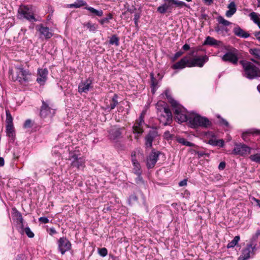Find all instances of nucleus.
<instances>
[{"label": "nucleus", "instance_id": "f257e3e1", "mask_svg": "<svg viewBox=\"0 0 260 260\" xmlns=\"http://www.w3.org/2000/svg\"><path fill=\"white\" fill-rule=\"evenodd\" d=\"M158 119L164 125H167L172 121V113L166 103L159 102L156 105Z\"/></svg>", "mask_w": 260, "mask_h": 260}, {"label": "nucleus", "instance_id": "f03ea898", "mask_svg": "<svg viewBox=\"0 0 260 260\" xmlns=\"http://www.w3.org/2000/svg\"><path fill=\"white\" fill-rule=\"evenodd\" d=\"M16 76H12L14 81H18L22 85H26L30 80L31 76V73L27 70H25L23 66L16 67Z\"/></svg>", "mask_w": 260, "mask_h": 260}, {"label": "nucleus", "instance_id": "7ed1b4c3", "mask_svg": "<svg viewBox=\"0 0 260 260\" xmlns=\"http://www.w3.org/2000/svg\"><path fill=\"white\" fill-rule=\"evenodd\" d=\"M188 123L192 128L208 127L211 125V122L207 118L202 117L198 114L189 115Z\"/></svg>", "mask_w": 260, "mask_h": 260}, {"label": "nucleus", "instance_id": "20e7f679", "mask_svg": "<svg viewBox=\"0 0 260 260\" xmlns=\"http://www.w3.org/2000/svg\"><path fill=\"white\" fill-rule=\"evenodd\" d=\"M123 128L118 127L115 125L111 126L108 131V138L112 141L116 143L115 146L120 149H124V146L117 142V140L122 137Z\"/></svg>", "mask_w": 260, "mask_h": 260}, {"label": "nucleus", "instance_id": "39448f33", "mask_svg": "<svg viewBox=\"0 0 260 260\" xmlns=\"http://www.w3.org/2000/svg\"><path fill=\"white\" fill-rule=\"evenodd\" d=\"M244 76L249 79L260 77V69L250 62L243 64Z\"/></svg>", "mask_w": 260, "mask_h": 260}, {"label": "nucleus", "instance_id": "423d86ee", "mask_svg": "<svg viewBox=\"0 0 260 260\" xmlns=\"http://www.w3.org/2000/svg\"><path fill=\"white\" fill-rule=\"evenodd\" d=\"M173 110L176 121L179 123L188 121L189 116L186 115L185 109L179 104H178L177 106H173Z\"/></svg>", "mask_w": 260, "mask_h": 260}, {"label": "nucleus", "instance_id": "0eeeda50", "mask_svg": "<svg viewBox=\"0 0 260 260\" xmlns=\"http://www.w3.org/2000/svg\"><path fill=\"white\" fill-rule=\"evenodd\" d=\"M69 159L72 160L71 166L73 168H76L79 170L83 169L85 165V159L78 155L75 152H71L69 153Z\"/></svg>", "mask_w": 260, "mask_h": 260}, {"label": "nucleus", "instance_id": "6e6552de", "mask_svg": "<svg viewBox=\"0 0 260 260\" xmlns=\"http://www.w3.org/2000/svg\"><path fill=\"white\" fill-rule=\"evenodd\" d=\"M18 12L21 17H22L29 21L36 22L35 18L32 10L28 6H21L18 10Z\"/></svg>", "mask_w": 260, "mask_h": 260}, {"label": "nucleus", "instance_id": "1a4fd4ad", "mask_svg": "<svg viewBox=\"0 0 260 260\" xmlns=\"http://www.w3.org/2000/svg\"><path fill=\"white\" fill-rule=\"evenodd\" d=\"M238 51L234 48H231L225 54H224L221 58L224 61H228L234 64H237L238 61Z\"/></svg>", "mask_w": 260, "mask_h": 260}, {"label": "nucleus", "instance_id": "9d476101", "mask_svg": "<svg viewBox=\"0 0 260 260\" xmlns=\"http://www.w3.org/2000/svg\"><path fill=\"white\" fill-rule=\"evenodd\" d=\"M40 115L42 118L52 117L55 114V109L49 106V103L42 101Z\"/></svg>", "mask_w": 260, "mask_h": 260}, {"label": "nucleus", "instance_id": "9b49d317", "mask_svg": "<svg viewBox=\"0 0 260 260\" xmlns=\"http://www.w3.org/2000/svg\"><path fill=\"white\" fill-rule=\"evenodd\" d=\"M255 249V245L253 244H248L242 251L241 255L238 260H248L251 255L254 254V250Z\"/></svg>", "mask_w": 260, "mask_h": 260}, {"label": "nucleus", "instance_id": "f8f14e48", "mask_svg": "<svg viewBox=\"0 0 260 260\" xmlns=\"http://www.w3.org/2000/svg\"><path fill=\"white\" fill-rule=\"evenodd\" d=\"M251 148L244 144H236L233 150V154L244 156L250 153Z\"/></svg>", "mask_w": 260, "mask_h": 260}, {"label": "nucleus", "instance_id": "ddd939ff", "mask_svg": "<svg viewBox=\"0 0 260 260\" xmlns=\"http://www.w3.org/2000/svg\"><path fill=\"white\" fill-rule=\"evenodd\" d=\"M160 154V152L158 151H155V149L152 150L147 158V167L148 169H152L155 166Z\"/></svg>", "mask_w": 260, "mask_h": 260}, {"label": "nucleus", "instance_id": "4468645a", "mask_svg": "<svg viewBox=\"0 0 260 260\" xmlns=\"http://www.w3.org/2000/svg\"><path fill=\"white\" fill-rule=\"evenodd\" d=\"M144 115L145 113L142 112L140 116L139 119L136 120L135 123L134 124L133 128V132L135 134L141 135L143 132V125L145 124L144 122Z\"/></svg>", "mask_w": 260, "mask_h": 260}, {"label": "nucleus", "instance_id": "2eb2a0df", "mask_svg": "<svg viewBox=\"0 0 260 260\" xmlns=\"http://www.w3.org/2000/svg\"><path fill=\"white\" fill-rule=\"evenodd\" d=\"M93 88L92 79L88 78L85 81H82L78 85V91L80 93H87Z\"/></svg>", "mask_w": 260, "mask_h": 260}, {"label": "nucleus", "instance_id": "dca6fc26", "mask_svg": "<svg viewBox=\"0 0 260 260\" xmlns=\"http://www.w3.org/2000/svg\"><path fill=\"white\" fill-rule=\"evenodd\" d=\"M58 246L61 254H64L66 251L71 249V243L66 238L62 237L58 241Z\"/></svg>", "mask_w": 260, "mask_h": 260}, {"label": "nucleus", "instance_id": "f3484780", "mask_svg": "<svg viewBox=\"0 0 260 260\" xmlns=\"http://www.w3.org/2000/svg\"><path fill=\"white\" fill-rule=\"evenodd\" d=\"M164 3L157 8V11L161 14H165L167 12L171 13L175 0H164Z\"/></svg>", "mask_w": 260, "mask_h": 260}, {"label": "nucleus", "instance_id": "a211bd4d", "mask_svg": "<svg viewBox=\"0 0 260 260\" xmlns=\"http://www.w3.org/2000/svg\"><path fill=\"white\" fill-rule=\"evenodd\" d=\"M208 60V57L205 55L203 56H200L194 58L192 59H189V64L188 67H202L205 63Z\"/></svg>", "mask_w": 260, "mask_h": 260}, {"label": "nucleus", "instance_id": "6ab92c4d", "mask_svg": "<svg viewBox=\"0 0 260 260\" xmlns=\"http://www.w3.org/2000/svg\"><path fill=\"white\" fill-rule=\"evenodd\" d=\"M158 136L157 132L156 130H151L145 137V144L146 148H151L154 140Z\"/></svg>", "mask_w": 260, "mask_h": 260}, {"label": "nucleus", "instance_id": "aec40b11", "mask_svg": "<svg viewBox=\"0 0 260 260\" xmlns=\"http://www.w3.org/2000/svg\"><path fill=\"white\" fill-rule=\"evenodd\" d=\"M48 73V70L46 68L39 69L38 70V77L37 81L41 85H43L47 80Z\"/></svg>", "mask_w": 260, "mask_h": 260}, {"label": "nucleus", "instance_id": "412c9836", "mask_svg": "<svg viewBox=\"0 0 260 260\" xmlns=\"http://www.w3.org/2000/svg\"><path fill=\"white\" fill-rule=\"evenodd\" d=\"M189 64V59L187 56H184L180 60L174 63L172 66L173 69H182L186 67H188Z\"/></svg>", "mask_w": 260, "mask_h": 260}, {"label": "nucleus", "instance_id": "4be33fe9", "mask_svg": "<svg viewBox=\"0 0 260 260\" xmlns=\"http://www.w3.org/2000/svg\"><path fill=\"white\" fill-rule=\"evenodd\" d=\"M203 45L218 47L222 46L223 43L220 41L217 40L210 36H208L206 37Z\"/></svg>", "mask_w": 260, "mask_h": 260}, {"label": "nucleus", "instance_id": "5701e85b", "mask_svg": "<svg viewBox=\"0 0 260 260\" xmlns=\"http://www.w3.org/2000/svg\"><path fill=\"white\" fill-rule=\"evenodd\" d=\"M12 216L14 220H16L17 224H20L21 229H23V218L22 214L15 208L12 209Z\"/></svg>", "mask_w": 260, "mask_h": 260}, {"label": "nucleus", "instance_id": "b1692460", "mask_svg": "<svg viewBox=\"0 0 260 260\" xmlns=\"http://www.w3.org/2000/svg\"><path fill=\"white\" fill-rule=\"evenodd\" d=\"M38 30L41 35L43 36L46 39H50L53 35L50 29L47 27L44 26L42 24L39 25Z\"/></svg>", "mask_w": 260, "mask_h": 260}, {"label": "nucleus", "instance_id": "393cba45", "mask_svg": "<svg viewBox=\"0 0 260 260\" xmlns=\"http://www.w3.org/2000/svg\"><path fill=\"white\" fill-rule=\"evenodd\" d=\"M85 9L89 11V13L87 15L90 16L101 17L103 15V11L101 9L97 10L90 6H86Z\"/></svg>", "mask_w": 260, "mask_h": 260}, {"label": "nucleus", "instance_id": "a878e982", "mask_svg": "<svg viewBox=\"0 0 260 260\" xmlns=\"http://www.w3.org/2000/svg\"><path fill=\"white\" fill-rule=\"evenodd\" d=\"M135 153L132 154V161L134 166V171L136 174H141L142 171L139 162L135 158Z\"/></svg>", "mask_w": 260, "mask_h": 260}, {"label": "nucleus", "instance_id": "bb28decb", "mask_svg": "<svg viewBox=\"0 0 260 260\" xmlns=\"http://www.w3.org/2000/svg\"><path fill=\"white\" fill-rule=\"evenodd\" d=\"M234 34L239 37L243 38H247L249 36V34L245 32L244 30L241 28L239 26L235 27L233 29Z\"/></svg>", "mask_w": 260, "mask_h": 260}, {"label": "nucleus", "instance_id": "cd10ccee", "mask_svg": "<svg viewBox=\"0 0 260 260\" xmlns=\"http://www.w3.org/2000/svg\"><path fill=\"white\" fill-rule=\"evenodd\" d=\"M229 10L226 12L225 15L228 17H232L236 12L237 9L235 3L234 2H231L228 6Z\"/></svg>", "mask_w": 260, "mask_h": 260}, {"label": "nucleus", "instance_id": "c85d7f7f", "mask_svg": "<svg viewBox=\"0 0 260 260\" xmlns=\"http://www.w3.org/2000/svg\"><path fill=\"white\" fill-rule=\"evenodd\" d=\"M117 99L118 95L116 94H114L112 98L111 101H110V105L107 106L106 110L108 111H110L111 110L114 109L118 104Z\"/></svg>", "mask_w": 260, "mask_h": 260}, {"label": "nucleus", "instance_id": "c756f323", "mask_svg": "<svg viewBox=\"0 0 260 260\" xmlns=\"http://www.w3.org/2000/svg\"><path fill=\"white\" fill-rule=\"evenodd\" d=\"M7 136L14 141L15 136L13 124H7L6 125Z\"/></svg>", "mask_w": 260, "mask_h": 260}, {"label": "nucleus", "instance_id": "7c9ffc66", "mask_svg": "<svg viewBox=\"0 0 260 260\" xmlns=\"http://www.w3.org/2000/svg\"><path fill=\"white\" fill-rule=\"evenodd\" d=\"M85 6H87V3L86 2L83 0H76L74 3L70 4L69 7L79 8Z\"/></svg>", "mask_w": 260, "mask_h": 260}, {"label": "nucleus", "instance_id": "2f4dec72", "mask_svg": "<svg viewBox=\"0 0 260 260\" xmlns=\"http://www.w3.org/2000/svg\"><path fill=\"white\" fill-rule=\"evenodd\" d=\"M176 141L178 143L181 144L183 145L189 146V147H193L195 146V144L192 143L189 141L186 140L185 139L181 137H178L176 139Z\"/></svg>", "mask_w": 260, "mask_h": 260}, {"label": "nucleus", "instance_id": "473e14b6", "mask_svg": "<svg viewBox=\"0 0 260 260\" xmlns=\"http://www.w3.org/2000/svg\"><path fill=\"white\" fill-rule=\"evenodd\" d=\"M215 30L217 34L224 36L227 34L228 29L224 26L217 25L215 27Z\"/></svg>", "mask_w": 260, "mask_h": 260}, {"label": "nucleus", "instance_id": "72a5a7b5", "mask_svg": "<svg viewBox=\"0 0 260 260\" xmlns=\"http://www.w3.org/2000/svg\"><path fill=\"white\" fill-rule=\"evenodd\" d=\"M249 53L257 59H260V49L251 48L249 49Z\"/></svg>", "mask_w": 260, "mask_h": 260}, {"label": "nucleus", "instance_id": "f704fd0d", "mask_svg": "<svg viewBox=\"0 0 260 260\" xmlns=\"http://www.w3.org/2000/svg\"><path fill=\"white\" fill-rule=\"evenodd\" d=\"M165 94L168 100V102L171 104L172 107L173 106H176L178 105V103H177V101H176L172 98V97L170 94L169 91H166Z\"/></svg>", "mask_w": 260, "mask_h": 260}, {"label": "nucleus", "instance_id": "c9c22d12", "mask_svg": "<svg viewBox=\"0 0 260 260\" xmlns=\"http://www.w3.org/2000/svg\"><path fill=\"white\" fill-rule=\"evenodd\" d=\"M240 238L239 236H235L233 240H232V241L230 242L229 243H228L227 245V248H230L234 247L240 240Z\"/></svg>", "mask_w": 260, "mask_h": 260}, {"label": "nucleus", "instance_id": "e433bc0d", "mask_svg": "<svg viewBox=\"0 0 260 260\" xmlns=\"http://www.w3.org/2000/svg\"><path fill=\"white\" fill-rule=\"evenodd\" d=\"M150 76H151V87L152 88V91L153 92V93H154L155 91V88L157 87L158 81L154 78V75L153 73L151 74Z\"/></svg>", "mask_w": 260, "mask_h": 260}, {"label": "nucleus", "instance_id": "4c0bfd02", "mask_svg": "<svg viewBox=\"0 0 260 260\" xmlns=\"http://www.w3.org/2000/svg\"><path fill=\"white\" fill-rule=\"evenodd\" d=\"M249 134H256L260 135V130L249 129V130L246 131V132L243 133L242 134V136L243 139L245 140L246 138L247 135Z\"/></svg>", "mask_w": 260, "mask_h": 260}, {"label": "nucleus", "instance_id": "58836bf2", "mask_svg": "<svg viewBox=\"0 0 260 260\" xmlns=\"http://www.w3.org/2000/svg\"><path fill=\"white\" fill-rule=\"evenodd\" d=\"M84 25L89 29L90 31L95 32L97 29V25L95 24H92L91 22H87Z\"/></svg>", "mask_w": 260, "mask_h": 260}, {"label": "nucleus", "instance_id": "ea45409f", "mask_svg": "<svg viewBox=\"0 0 260 260\" xmlns=\"http://www.w3.org/2000/svg\"><path fill=\"white\" fill-rule=\"evenodd\" d=\"M260 235V230H257L255 234L252 237V238L250 239V242L249 244H253L255 245V247L256 246V241L258 237V236Z\"/></svg>", "mask_w": 260, "mask_h": 260}, {"label": "nucleus", "instance_id": "a19ab883", "mask_svg": "<svg viewBox=\"0 0 260 260\" xmlns=\"http://www.w3.org/2000/svg\"><path fill=\"white\" fill-rule=\"evenodd\" d=\"M249 16L251 18V19L256 24L257 22H258L260 21V19L255 12H252L249 14Z\"/></svg>", "mask_w": 260, "mask_h": 260}, {"label": "nucleus", "instance_id": "79ce46f5", "mask_svg": "<svg viewBox=\"0 0 260 260\" xmlns=\"http://www.w3.org/2000/svg\"><path fill=\"white\" fill-rule=\"evenodd\" d=\"M109 44L111 45L115 44L116 46L119 45V39L116 35L112 36L110 40Z\"/></svg>", "mask_w": 260, "mask_h": 260}, {"label": "nucleus", "instance_id": "37998d69", "mask_svg": "<svg viewBox=\"0 0 260 260\" xmlns=\"http://www.w3.org/2000/svg\"><path fill=\"white\" fill-rule=\"evenodd\" d=\"M249 158L252 161L260 164V154L256 153L251 155L250 156Z\"/></svg>", "mask_w": 260, "mask_h": 260}, {"label": "nucleus", "instance_id": "c03bdc74", "mask_svg": "<svg viewBox=\"0 0 260 260\" xmlns=\"http://www.w3.org/2000/svg\"><path fill=\"white\" fill-rule=\"evenodd\" d=\"M217 20L219 23L225 26H228L231 24L230 21L225 20L222 16H219L217 18Z\"/></svg>", "mask_w": 260, "mask_h": 260}, {"label": "nucleus", "instance_id": "a18cd8bd", "mask_svg": "<svg viewBox=\"0 0 260 260\" xmlns=\"http://www.w3.org/2000/svg\"><path fill=\"white\" fill-rule=\"evenodd\" d=\"M23 231L25 232L27 236L29 238H33L34 237V234L33 232L30 230V228L29 227H26L24 228L23 229H21Z\"/></svg>", "mask_w": 260, "mask_h": 260}, {"label": "nucleus", "instance_id": "49530a36", "mask_svg": "<svg viewBox=\"0 0 260 260\" xmlns=\"http://www.w3.org/2000/svg\"><path fill=\"white\" fill-rule=\"evenodd\" d=\"M13 117L9 111H6V123L7 124H13Z\"/></svg>", "mask_w": 260, "mask_h": 260}, {"label": "nucleus", "instance_id": "de8ad7c7", "mask_svg": "<svg viewBox=\"0 0 260 260\" xmlns=\"http://www.w3.org/2000/svg\"><path fill=\"white\" fill-rule=\"evenodd\" d=\"M138 197H137V196L135 194H133L131 196H130L129 197V199H128L129 204L130 205H133L135 203L137 202L138 201Z\"/></svg>", "mask_w": 260, "mask_h": 260}, {"label": "nucleus", "instance_id": "09e8293b", "mask_svg": "<svg viewBox=\"0 0 260 260\" xmlns=\"http://www.w3.org/2000/svg\"><path fill=\"white\" fill-rule=\"evenodd\" d=\"M174 5L176 7H179V8H182L183 7H188V5L184 2L179 1L177 0H175Z\"/></svg>", "mask_w": 260, "mask_h": 260}, {"label": "nucleus", "instance_id": "8fccbe9b", "mask_svg": "<svg viewBox=\"0 0 260 260\" xmlns=\"http://www.w3.org/2000/svg\"><path fill=\"white\" fill-rule=\"evenodd\" d=\"M112 18V15L111 14H109L107 17L101 19L99 22L101 24H104V23H108L110 19Z\"/></svg>", "mask_w": 260, "mask_h": 260}, {"label": "nucleus", "instance_id": "3c124183", "mask_svg": "<svg viewBox=\"0 0 260 260\" xmlns=\"http://www.w3.org/2000/svg\"><path fill=\"white\" fill-rule=\"evenodd\" d=\"M137 177L136 178L135 181L137 184H144V180L141 176V174H137Z\"/></svg>", "mask_w": 260, "mask_h": 260}, {"label": "nucleus", "instance_id": "603ef678", "mask_svg": "<svg viewBox=\"0 0 260 260\" xmlns=\"http://www.w3.org/2000/svg\"><path fill=\"white\" fill-rule=\"evenodd\" d=\"M98 252L99 254L103 257L106 256L108 253L107 249L106 248L99 249Z\"/></svg>", "mask_w": 260, "mask_h": 260}, {"label": "nucleus", "instance_id": "864d4df0", "mask_svg": "<svg viewBox=\"0 0 260 260\" xmlns=\"http://www.w3.org/2000/svg\"><path fill=\"white\" fill-rule=\"evenodd\" d=\"M32 126V121L30 119H27L24 123V128H30Z\"/></svg>", "mask_w": 260, "mask_h": 260}, {"label": "nucleus", "instance_id": "5fc2aeb1", "mask_svg": "<svg viewBox=\"0 0 260 260\" xmlns=\"http://www.w3.org/2000/svg\"><path fill=\"white\" fill-rule=\"evenodd\" d=\"M218 118L220 119L219 122L221 124L223 125L226 127H229V122L225 119L220 117L219 116H218Z\"/></svg>", "mask_w": 260, "mask_h": 260}, {"label": "nucleus", "instance_id": "6e6d98bb", "mask_svg": "<svg viewBox=\"0 0 260 260\" xmlns=\"http://www.w3.org/2000/svg\"><path fill=\"white\" fill-rule=\"evenodd\" d=\"M183 54V52L181 51H179L177 52L174 55V56L172 57V60L175 61L179 57L182 55Z\"/></svg>", "mask_w": 260, "mask_h": 260}, {"label": "nucleus", "instance_id": "4d7b16f0", "mask_svg": "<svg viewBox=\"0 0 260 260\" xmlns=\"http://www.w3.org/2000/svg\"><path fill=\"white\" fill-rule=\"evenodd\" d=\"M39 221L43 223H47L49 222V220L48 218L46 217H41L39 218Z\"/></svg>", "mask_w": 260, "mask_h": 260}, {"label": "nucleus", "instance_id": "13d9d810", "mask_svg": "<svg viewBox=\"0 0 260 260\" xmlns=\"http://www.w3.org/2000/svg\"><path fill=\"white\" fill-rule=\"evenodd\" d=\"M164 137L169 140V139H170L172 138V135L171 134H170V132L167 131H166L165 133H164Z\"/></svg>", "mask_w": 260, "mask_h": 260}, {"label": "nucleus", "instance_id": "bf43d9fd", "mask_svg": "<svg viewBox=\"0 0 260 260\" xmlns=\"http://www.w3.org/2000/svg\"><path fill=\"white\" fill-rule=\"evenodd\" d=\"M225 162L224 161H221L218 166V169L220 170H223L225 168Z\"/></svg>", "mask_w": 260, "mask_h": 260}, {"label": "nucleus", "instance_id": "052dcab7", "mask_svg": "<svg viewBox=\"0 0 260 260\" xmlns=\"http://www.w3.org/2000/svg\"><path fill=\"white\" fill-rule=\"evenodd\" d=\"M196 154H197L198 155L199 157H201L205 155H208V154H206L203 151H196Z\"/></svg>", "mask_w": 260, "mask_h": 260}, {"label": "nucleus", "instance_id": "680f3d73", "mask_svg": "<svg viewBox=\"0 0 260 260\" xmlns=\"http://www.w3.org/2000/svg\"><path fill=\"white\" fill-rule=\"evenodd\" d=\"M187 179H183V180L179 182V186H181V187L186 186L187 185Z\"/></svg>", "mask_w": 260, "mask_h": 260}, {"label": "nucleus", "instance_id": "e2e57ef3", "mask_svg": "<svg viewBox=\"0 0 260 260\" xmlns=\"http://www.w3.org/2000/svg\"><path fill=\"white\" fill-rule=\"evenodd\" d=\"M216 146L223 147L224 145V141L222 140H218L217 141V143H216Z\"/></svg>", "mask_w": 260, "mask_h": 260}, {"label": "nucleus", "instance_id": "0e129e2a", "mask_svg": "<svg viewBox=\"0 0 260 260\" xmlns=\"http://www.w3.org/2000/svg\"><path fill=\"white\" fill-rule=\"evenodd\" d=\"M140 18V15L139 13H135L134 15V21H138L139 19Z\"/></svg>", "mask_w": 260, "mask_h": 260}, {"label": "nucleus", "instance_id": "69168bd1", "mask_svg": "<svg viewBox=\"0 0 260 260\" xmlns=\"http://www.w3.org/2000/svg\"><path fill=\"white\" fill-rule=\"evenodd\" d=\"M217 140L211 139L209 141V143L213 146H216V143H217Z\"/></svg>", "mask_w": 260, "mask_h": 260}, {"label": "nucleus", "instance_id": "338daca9", "mask_svg": "<svg viewBox=\"0 0 260 260\" xmlns=\"http://www.w3.org/2000/svg\"><path fill=\"white\" fill-rule=\"evenodd\" d=\"M254 35L256 38L260 42V31L258 32H255Z\"/></svg>", "mask_w": 260, "mask_h": 260}, {"label": "nucleus", "instance_id": "774afa93", "mask_svg": "<svg viewBox=\"0 0 260 260\" xmlns=\"http://www.w3.org/2000/svg\"><path fill=\"white\" fill-rule=\"evenodd\" d=\"M189 48H190L189 45L187 44H184L182 46V49L184 51H187V50H188L189 49Z\"/></svg>", "mask_w": 260, "mask_h": 260}]
</instances>
